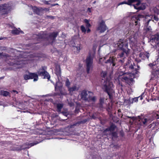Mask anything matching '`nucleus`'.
<instances>
[{
  "instance_id": "10",
  "label": "nucleus",
  "mask_w": 159,
  "mask_h": 159,
  "mask_svg": "<svg viewBox=\"0 0 159 159\" xmlns=\"http://www.w3.org/2000/svg\"><path fill=\"white\" fill-rule=\"evenodd\" d=\"M24 78L25 80L30 79H34V81H37L38 80V75L34 73H30L28 75H25L24 76Z\"/></svg>"
},
{
  "instance_id": "11",
  "label": "nucleus",
  "mask_w": 159,
  "mask_h": 159,
  "mask_svg": "<svg viewBox=\"0 0 159 159\" xmlns=\"http://www.w3.org/2000/svg\"><path fill=\"white\" fill-rule=\"evenodd\" d=\"M150 129L152 131L154 130V132H155L156 130L159 129V122L158 121H154L152 123L150 124Z\"/></svg>"
},
{
  "instance_id": "8",
  "label": "nucleus",
  "mask_w": 159,
  "mask_h": 159,
  "mask_svg": "<svg viewBox=\"0 0 159 159\" xmlns=\"http://www.w3.org/2000/svg\"><path fill=\"white\" fill-rule=\"evenodd\" d=\"M11 9L10 5L8 4L0 5V17L7 14Z\"/></svg>"
},
{
  "instance_id": "25",
  "label": "nucleus",
  "mask_w": 159,
  "mask_h": 159,
  "mask_svg": "<svg viewBox=\"0 0 159 159\" xmlns=\"http://www.w3.org/2000/svg\"><path fill=\"white\" fill-rule=\"evenodd\" d=\"M46 35V32H41L37 35V38L39 39L44 38L45 37Z\"/></svg>"
},
{
  "instance_id": "20",
  "label": "nucleus",
  "mask_w": 159,
  "mask_h": 159,
  "mask_svg": "<svg viewBox=\"0 0 159 159\" xmlns=\"http://www.w3.org/2000/svg\"><path fill=\"white\" fill-rule=\"evenodd\" d=\"M150 21L152 20L154 22H156L159 21V18L157 15L155 14L150 15Z\"/></svg>"
},
{
  "instance_id": "30",
  "label": "nucleus",
  "mask_w": 159,
  "mask_h": 159,
  "mask_svg": "<svg viewBox=\"0 0 159 159\" xmlns=\"http://www.w3.org/2000/svg\"><path fill=\"white\" fill-rule=\"evenodd\" d=\"M12 33L13 34H19L20 32L21 33H23V32L20 30H19L17 29H15L14 30H12Z\"/></svg>"
},
{
  "instance_id": "14",
  "label": "nucleus",
  "mask_w": 159,
  "mask_h": 159,
  "mask_svg": "<svg viewBox=\"0 0 159 159\" xmlns=\"http://www.w3.org/2000/svg\"><path fill=\"white\" fill-rule=\"evenodd\" d=\"M38 73L39 75L44 76V78L45 79H47L49 80L50 78L48 73L43 69L39 70Z\"/></svg>"
},
{
  "instance_id": "38",
  "label": "nucleus",
  "mask_w": 159,
  "mask_h": 159,
  "mask_svg": "<svg viewBox=\"0 0 159 159\" xmlns=\"http://www.w3.org/2000/svg\"><path fill=\"white\" fill-rule=\"evenodd\" d=\"M112 127H113V126H111L110 127L106 129L105 130L104 132H106L107 131H110L111 130H113V128H112Z\"/></svg>"
},
{
  "instance_id": "55",
  "label": "nucleus",
  "mask_w": 159,
  "mask_h": 159,
  "mask_svg": "<svg viewBox=\"0 0 159 159\" xmlns=\"http://www.w3.org/2000/svg\"><path fill=\"white\" fill-rule=\"evenodd\" d=\"M2 39H3L2 38H0V40H2Z\"/></svg>"
},
{
  "instance_id": "56",
  "label": "nucleus",
  "mask_w": 159,
  "mask_h": 159,
  "mask_svg": "<svg viewBox=\"0 0 159 159\" xmlns=\"http://www.w3.org/2000/svg\"><path fill=\"white\" fill-rule=\"evenodd\" d=\"M58 5V4H54V5H53V6H55V5Z\"/></svg>"
},
{
  "instance_id": "7",
  "label": "nucleus",
  "mask_w": 159,
  "mask_h": 159,
  "mask_svg": "<svg viewBox=\"0 0 159 159\" xmlns=\"http://www.w3.org/2000/svg\"><path fill=\"white\" fill-rule=\"evenodd\" d=\"M93 57L90 55L86 59V69L88 74L91 73L93 70Z\"/></svg>"
},
{
  "instance_id": "54",
  "label": "nucleus",
  "mask_w": 159,
  "mask_h": 159,
  "mask_svg": "<svg viewBox=\"0 0 159 159\" xmlns=\"http://www.w3.org/2000/svg\"><path fill=\"white\" fill-rule=\"evenodd\" d=\"M102 59V58H100V59H99V62H100H100H101V60Z\"/></svg>"
},
{
  "instance_id": "9",
  "label": "nucleus",
  "mask_w": 159,
  "mask_h": 159,
  "mask_svg": "<svg viewBox=\"0 0 159 159\" xmlns=\"http://www.w3.org/2000/svg\"><path fill=\"white\" fill-rule=\"evenodd\" d=\"M130 33L132 35L129 38V44L132 46H134L137 43L138 34L134 31H131Z\"/></svg>"
},
{
  "instance_id": "24",
  "label": "nucleus",
  "mask_w": 159,
  "mask_h": 159,
  "mask_svg": "<svg viewBox=\"0 0 159 159\" xmlns=\"http://www.w3.org/2000/svg\"><path fill=\"white\" fill-rule=\"evenodd\" d=\"M74 49L76 50L77 52H79L82 48L80 44H78L77 45L73 46Z\"/></svg>"
},
{
  "instance_id": "32",
  "label": "nucleus",
  "mask_w": 159,
  "mask_h": 159,
  "mask_svg": "<svg viewBox=\"0 0 159 159\" xmlns=\"http://www.w3.org/2000/svg\"><path fill=\"white\" fill-rule=\"evenodd\" d=\"M65 85L67 87L68 89L69 87H70V81L68 79L66 78L65 79Z\"/></svg>"
},
{
  "instance_id": "4",
  "label": "nucleus",
  "mask_w": 159,
  "mask_h": 159,
  "mask_svg": "<svg viewBox=\"0 0 159 159\" xmlns=\"http://www.w3.org/2000/svg\"><path fill=\"white\" fill-rule=\"evenodd\" d=\"M130 74L129 72L126 73L117 72L115 74V79L116 81H118L119 84L121 81H125L129 83L130 80Z\"/></svg>"
},
{
  "instance_id": "46",
  "label": "nucleus",
  "mask_w": 159,
  "mask_h": 159,
  "mask_svg": "<svg viewBox=\"0 0 159 159\" xmlns=\"http://www.w3.org/2000/svg\"><path fill=\"white\" fill-rule=\"evenodd\" d=\"M90 30L89 28H87V30H86V31L87 33H89L90 32Z\"/></svg>"
},
{
  "instance_id": "16",
  "label": "nucleus",
  "mask_w": 159,
  "mask_h": 159,
  "mask_svg": "<svg viewBox=\"0 0 159 159\" xmlns=\"http://www.w3.org/2000/svg\"><path fill=\"white\" fill-rule=\"evenodd\" d=\"M117 59L116 57H110L109 58L107 61H105V63L112 64V66H113L116 65L115 63Z\"/></svg>"
},
{
  "instance_id": "52",
  "label": "nucleus",
  "mask_w": 159,
  "mask_h": 159,
  "mask_svg": "<svg viewBox=\"0 0 159 159\" xmlns=\"http://www.w3.org/2000/svg\"><path fill=\"white\" fill-rule=\"evenodd\" d=\"M92 118L94 119H95L96 118V117L95 116H94V115H93V116H92Z\"/></svg>"
},
{
  "instance_id": "40",
  "label": "nucleus",
  "mask_w": 159,
  "mask_h": 159,
  "mask_svg": "<svg viewBox=\"0 0 159 159\" xmlns=\"http://www.w3.org/2000/svg\"><path fill=\"white\" fill-rule=\"evenodd\" d=\"M142 121H143V124L145 125V124H146L147 121V120L146 118H145V119H144Z\"/></svg>"
},
{
  "instance_id": "34",
  "label": "nucleus",
  "mask_w": 159,
  "mask_h": 159,
  "mask_svg": "<svg viewBox=\"0 0 159 159\" xmlns=\"http://www.w3.org/2000/svg\"><path fill=\"white\" fill-rule=\"evenodd\" d=\"M84 22L86 24V26L87 28H89L91 26L90 24L89 23V20L87 19H84Z\"/></svg>"
},
{
  "instance_id": "48",
  "label": "nucleus",
  "mask_w": 159,
  "mask_h": 159,
  "mask_svg": "<svg viewBox=\"0 0 159 159\" xmlns=\"http://www.w3.org/2000/svg\"><path fill=\"white\" fill-rule=\"evenodd\" d=\"M87 11L89 12H91V9L89 8H88L87 9Z\"/></svg>"
},
{
  "instance_id": "1",
  "label": "nucleus",
  "mask_w": 159,
  "mask_h": 159,
  "mask_svg": "<svg viewBox=\"0 0 159 159\" xmlns=\"http://www.w3.org/2000/svg\"><path fill=\"white\" fill-rule=\"evenodd\" d=\"M0 57L6 58V62L10 65H14L16 69L23 67L25 64L28 63L26 58L20 57L14 59L13 57L4 53H0Z\"/></svg>"
},
{
  "instance_id": "37",
  "label": "nucleus",
  "mask_w": 159,
  "mask_h": 159,
  "mask_svg": "<svg viewBox=\"0 0 159 159\" xmlns=\"http://www.w3.org/2000/svg\"><path fill=\"white\" fill-rule=\"evenodd\" d=\"M80 29L82 32L84 33H86V30L85 27L83 25H82L81 26Z\"/></svg>"
},
{
  "instance_id": "28",
  "label": "nucleus",
  "mask_w": 159,
  "mask_h": 159,
  "mask_svg": "<svg viewBox=\"0 0 159 159\" xmlns=\"http://www.w3.org/2000/svg\"><path fill=\"white\" fill-rule=\"evenodd\" d=\"M140 98V100H142V99H143L142 95H141V96L140 97H138L135 98H132V99H131L132 101V102H131L130 101V104H132V103H133L134 102H137L138 101V98Z\"/></svg>"
},
{
  "instance_id": "12",
  "label": "nucleus",
  "mask_w": 159,
  "mask_h": 159,
  "mask_svg": "<svg viewBox=\"0 0 159 159\" xmlns=\"http://www.w3.org/2000/svg\"><path fill=\"white\" fill-rule=\"evenodd\" d=\"M135 2H137V3L136 4H134L133 5L134 8L136 9L143 10L145 8V4L141 3L140 0H139Z\"/></svg>"
},
{
  "instance_id": "39",
  "label": "nucleus",
  "mask_w": 159,
  "mask_h": 159,
  "mask_svg": "<svg viewBox=\"0 0 159 159\" xmlns=\"http://www.w3.org/2000/svg\"><path fill=\"white\" fill-rule=\"evenodd\" d=\"M38 143H31L30 144H29V146L28 147H26V148H29L30 147H31V146H33L34 145H36Z\"/></svg>"
},
{
  "instance_id": "47",
  "label": "nucleus",
  "mask_w": 159,
  "mask_h": 159,
  "mask_svg": "<svg viewBox=\"0 0 159 159\" xmlns=\"http://www.w3.org/2000/svg\"><path fill=\"white\" fill-rule=\"evenodd\" d=\"M50 1H44V2L45 4H48L49 3V2H50Z\"/></svg>"
},
{
  "instance_id": "43",
  "label": "nucleus",
  "mask_w": 159,
  "mask_h": 159,
  "mask_svg": "<svg viewBox=\"0 0 159 159\" xmlns=\"http://www.w3.org/2000/svg\"><path fill=\"white\" fill-rule=\"evenodd\" d=\"M150 66L152 67L153 66H154V68L155 67H157V66L155 64H153L152 63H150L149 64Z\"/></svg>"
},
{
  "instance_id": "5",
  "label": "nucleus",
  "mask_w": 159,
  "mask_h": 159,
  "mask_svg": "<svg viewBox=\"0 0 159 159\" xmlns=\"http://www.w3.org/2000/svg\"><path fill=\"white\" fill-rule=\"evenodd\" d=\"M113 86L112 82L110 80L106 79L104 81L102 89L107 93L110 98H111L112 93L114 92L112 89Z\"/></svg>"
},
{
  "instance_id": "27",
  "label": "nucleus",
  "mask_w": 159,
  "mask_h": 159,
  "mask_svg": "<svg viewBox=\"0 0 159 159\" xmlns=\"http://www.w3.org/2000/svg\"><path fill=\"white\" fill-rule=\"evenodd\" d=\"M149 22V20L147 22L145 23L144 24L143 29L146 32H148L149 31V26H148Z\"/></svg>"
},
{
  "instance_id": "58",
  "label": "nucleus",
  "mask_w": 159,
  "mask_h": 159,
  "mask_svg": "<svg viewBox=\"0 0 159 159\" xmlns=\"http://www.w3.org/2000/svg\"><path fill=\"white\" fill-rule=\"evenodd\" d=\"M150 140V139H149Z\"/></svg>"
},
{
  "instance_id": "51",
  "label": "nucleus",
  "mask_w": 159,
  "mask_h": 159,
  "mask_svg": "<svg viewBox=\"0 0 159 159\" xmlns=\"http://www.w3.org/2000/svg\"><path fill=\"white\" fill-rule=\"evenodd\" d=\"M120 61L121 63H123V62H124V61H123V60H120Z\"/></svg>"
},
{
  "instance_id": "33",
  "label": "nucleus",
  "mask_w": 159,
  "mask_h": 159,
  "mask_svg": "<svg viewBox=\"0 0 159 159\" xmlns=\"http://www.w3.org/2000/svg\"><path fill=\"white\" fill-rule=\"evenodd\" d=\"M1 94L3 96H7L9 95V92L7 91H1Z\"/></svg>"
},
{
  "instance_id": "42",
  "label": "nucleus",
  "mask_w": 159,
  "mask_h": 159,
  "mask_svg": "<svg viewBox=\"0 0 159 159\" xmlns=\"http://www.w3.org/2000/svg\"><path fill=\"white\" fill-rule=\"evenodd\" d=\"M61 113L63 115L66 116H67V115L68 114L67 112H61Z\"/></svg>"
},
{
  "instance_id": "21",
  "label": "nucleus",
  "mask_w": 159,
  "mask_h": 159,
  "mask_svg": "<svg viewBox=\"0 0 159 159\" xmlns=\"http://www.w3.org/2000/svg\"><path fill=\"white\" fill-rule=\"evenodd\" d=\"M138 0H128V2L123 1L122 2L119 3L118 4V6H119L120 5L123 4H126L129 5H132V3L135 2H136Z\"/></svg>"
},
{
  "instance_id": "50",
  "label": "nucleus",
  "mask_w": 159,
  "mask_h": 159,
  "mask_svg": "<svg viewBox=\"0 0 159 159\" xmlns=\"http://www.w3.org/2000/svg\"><path fill=\"white\" fill-rule=\"evenodd\" d=\"M108 56H106L105 57H104V59H106L108 58Z\"/></svg>"
},
{
  "instance_id": "31",
  "label": "nucleus",
  "mask_w": 159,
  "mask_h": 159,
  "mask_svg": "<svg viewBox=\"0 0 159 159\" xmlns=\"http://www.w3.org/2000/svg\"><path fill=\"white\" fill-rule=\"evenodd\" d=\"M139 19V17L136 16H133L132 17V20H134L135 21V23L136 25L137 24V23L138 22V20Z\"/></svg>"
},
{
  "instance_id": "3",
  "label": "nucleus",
  "mask_w": 159,
  "mask_h": 159,
  "mask_svg": "<svg viewBox=\"0 0 159 159\" xmlns=\"http://www.w3.org/2000/svg\"><path fill=\"white\" fill-rule=\"evenodd\" d=\"M152 30L150 29V44L152 46L151 48L157 49L158 51L157 59H159V34L157 33L154 34L150 33Z\"/></svg>"
},
{
  "instance_id": "6",
  "label": "nucleus",
  "mask_w": 159,
  "mask_h": 159,
  "mask_svg": "<svg viewBox=\"0 0 159 159\" xmlns=\"http://www.w3.org/2000/svg\"><path fill=\"white\" fill-rule=\"evenodd\" d=\"M93 93L89 91L83 90L82 91L80 96L82 99L89 102H94L96 100L95 97H92Z\"/></svg>"
},
{
  "instance_id": "22",
  "label": "nucleus",
  "mask_w": 159,
  "mask_h": 159,
  "mask_svg": "<svg viewBox=\"0 0 159 159\" xmlns=\"http://www.w3.org/2000/svg\"><path fill=\"white\" fill-rule=\"evenodd\" d=\"M32 9L34 12L36 13L38 15H40L42 11L41 8H39L36 7H32Z\"/></svg>"
},
{
  "instance_id": "49",
  "label": "nucleus",
  "mask_w": 159,
  "mask_h": 159,
  "mask_svg": "<svg viewBox=\"0 0 159 159\" xmlns=\"http://www.w3.org/2000/svg\"><path fill=\"white\" fill-rule=\"evenodd\" d=\"M12 92L16 93V94H17L18 93V92L16 90H13Z\"/></svg>"
},
{
  "instance_id": "13",
  "label": "nucleus",
  "mask_w": 159,
  "mask_h": 159,
  "mask_svg": "<svg viewBox=\"0 0 159 159\" xmlns=\"http://www.w3.org/2000/svg\"><path fill=\"white\" fill-rule=\"evenodd\" d=\"M106 29L107 27L104 22L102 21L99 24L97 30L99 31L100 33H102L104 32L106 30Z\"/></svg>"
},
{
  "instance_id": "19",
  "label": "nucleus",
  "mask_w": 159,
  "mask_h": 159,
  "mask_svg": "<svg viewBox=\"0 0 159 159\" xmlns=\"http://www.w3.org/2000/svg\"><path fill=\"white\" fill-rule=\"evenodd\" d=\"M79 89V88L76 85H74L71 87H70L68 89L69 93L71 94H72L74 92L78 91Z\"/></svg>"
},
{
  "instance_id": "26",
  "label": "nucleus",
  "mask_w": 159,
  "mask_h": 159,
  "mask_svg": "<svg viewBox=\"0 0 159 159\" xmlns=\"http://www.w3.org/2000/svg\"><path fill=\"white\" fill-rule=\"evenodd\" d=\"M55 71L56 74L57 76H60L61 74V70L60 66H58L56 67Z\"/></svg>"
},
{
  "instance_id": "44",
  "label": "nucleus",
  "mask_w": 159,
  "mask_h": 159,
  "mask_svg": "<svg viewBox=\"0 0 159 159\" xmlns=\"http://www.w3.org/2000/svg\"><path fill=\"white\" fill-rule=\"evenodd\" d=\"M104 99L103 98H102V99H101L100 100V103L101 104V105H102L103 102V101H104Z\"/></svg>"
},
{
  "instance_id": "41",
  "label": "nucleus",
  "mask_w": 159,
  "mask_h": 159,
  "mask_svg": "<svg viewBox=\"0 0 159 159\" xmlns=\"http://www.w3.org/2000/svg\"><path fill=\"white\" fill-rule=\"evenodd\" d=\"M129 69L130 70H132L133 69H136V68H135V67L134 66H132V65L129 66Z\"/></svg>"
},
{
  "instance_id": "2",
  "label": "nucleus",
  "mask_w": 159,
  "mask_h": 159,
  "mask_svg": "<svg viewBox=\"0 0 159 159\" xmlns=\"http://www.w3.org/2000/svg\"><path fill=\"white\" fill-rule=\"evenodd\" d=\"M128 46V42L126 39H120L117 43L115 45V48L123 51V52L119 55L120 57H125L129 53V50L127 49Z\"/></svg>"
},
{
  "instance_id": "17",
  "label": "nucleus",
  "mask_w": 159,
  "mask_h": 159,
  "mask_svg": "<svg viewBox=\"0 0 159 159\" xmlns=\"http://www.w3.org/2000/svg\"><path fill=\"white\" fill-rule=\"evenodd\" d=\"M157 111L153 112L150 116V120L152 121L155 119H157V121L159 122V114Z\"/></svg>"
},
{
  "instance_id": "57",
  "label": "nucleus",
  "mask_w": 159,
  "mask_h": 159,
  "mask_svg": "<svg viewBox=\"0 0 159 159\" xmlns=\"http://www.w3.org/2000/svg\"><path fill=\"white\" fill-rule=\"evenodd\" d=\"M159 158V157H155V158Z\"/></svg>"
},
{
  "instance_id": "18",
  "label": "nucleus",
  "mask_w": 159,
  "mask_h": 159,
  "mask_svg": "<svg viewBox=\"0 0 159 159\" xmlns=\"http://www.w3.org/2000/svg\"><path fill=\"white\" fill-rule=\"evenodd\" d=\"M152 76L150 80H154V78H157L159 76V70H153L152 72Z\"/></svg>"
},
{
  "instance_id": "36",
  "label": "nucleus",
  "mask_w": 159,
  "mask_h": 159,
  "mask_svg": "<svg viewBox=\"0 0 159 159\" xmlns=\"http://www.w3.org/2000/svg\"><path fill=\"white\" fill-rule=\"evenodd\" d=\"M107 73L106 71H102L101 74V76L104 78L106 77Z\"/></svg>"
},
{
  "instance_id": "29",
  "label": "nucleus",
  "mask_w": 159,
  "mask_h": 159,
  "mask_svg": "<svg viewBox=\"0 0 159 159\" xmlns=\"http://www.w3.org/2000/svg\"><path fill=\"white\" fill-rule=\"evenodd\" d=\"M63 107V104L62 103H58L57 105V111L58 112H61V110Z\"/></svg>"
},
{
  "instance_id": "45",
  "label": "nucleus",
  "mask_w": 159,
  "mask_h": 159,
  "mask_svg": "<svg viewBox=\"0 0 159 159\" xmlns=\"http://www.w3.org/2000/svg\"><path fill=\"white\" fill-rule=\"evenodd\" d=\"M68 104L70 107L74 105V103L72 102H69Z\"/></svg>"
},
{
  "instance_id": "15",
  "label": "nucleus",
  "mask_w": 159,
  "mask_h": 159,
  "mask_svg": "<svg viewBox=\"0 0 159 159\" xmlns=\"http://www.w3.org/2000/svg\"><path fill=\"white\" fill-rule=\"evenodd\" d=\"M58 35V33L56 32H53L52 33L49 34V37L48 38V40L51 43H53L55 40V38Z\"/></svg>"
},
{
  "instance_id": "23",
  "label": "nucleus",
  "mask_w": 159,
  "mask_h": 159,
  "mask_svg": "<svg viewBox=\"0 0 159 159\" xmlns=\"http://www.w3.org/2000/svg\"><path fill=\"white\" fill-rule=\"evenodd\" d=\"M62 86V84L61 82L59 81L57 82L55 86V90L60 91Z\"/></svg>"
},
{
  "instance_id": "53",
  "label": "nucleus",
  "mask_w": 159,
  "mask_h": 159,
  "mask_svg": "<svg viewBox=\"0 0 159 159\" xmlns=\"http://www.w3.org/2000/svg\"><path fill=\"white\" fill-rule=\"evenodd\" d=\"M139 57H141L142 56V54L141 53H140L139 54Z\"/></svg>"
},
{
  "instance_id": "35",
  "label": "nucleus",
  "mask_w": 159,
  "mask_h": 159,
  "mask_svg": "<svg viewBox=\"0 0 159 159\" xmlns=\"http://www.w3.org/2000/svg\"><path fill=\"white\" fill-rule=\"evenodd\" d=\"M153 94H154L155 93H154ZM151 97L152 98L150 99V100H151L152 101L156 100L158 98V97L157 96H155L154 94H152Z\"/></svg>"
}]
</instances>
